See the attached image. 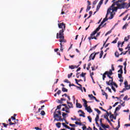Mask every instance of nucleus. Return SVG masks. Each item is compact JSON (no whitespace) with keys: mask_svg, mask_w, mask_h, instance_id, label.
<instances>
[{"mask_svg":"<svg viewBox=\"0 0 130 130\" xmlns=\"http://www.w3.org/2000/svg\"><path fill=\"white\" fill-rule=\"evenodd\" d=\"M114 6H115V4H113L112 6L108 9L106 17L103 19L96 29L91 34L90 37H89L88 39L89 40H91V39H95V40H97V38H96L95 37L93 38V36H94V35H95V34H96L98 31H99L100 29H101V26H102V25H103V24H104L106 21H107L108 19L111 20L112 19H113V17H114V14H115L114 12H116L117 11V8L114 7Z\"/></svg>","mask_w":130,"mask_h":130,"instance_id":"nucleus-1","label":"nucleus"},{"mask_svg":"<svg viewBox=\"0 0 130 130\" xmlns=\"http://www.w3.org/2000/svg\"><path fill=\"white\" fill-rule=\"evenodd\" d=\"M66 30V29L64 28H62L59 31V34L57 33L56 34V38L57 39H58V38L60 39L59 40V42H66L67 41L64 39V36H63V32Z\"/></svg>","mask_w":130,"mask_h":130,"instance_id":"nucleus-2","label":"nucleus"},{"mask_svg":"<svg viewBox=\"0 0 130 130\" xmlns=\"http://www.w3.org/2000/svg\"><path fill=\"white\" fill-rule=\"evenodd\" d=\"M58 115H61V112H60V111L56 109L55 112H54V118H56V116H58Z\"/></svg>","mask_w":130,"mask_h":130,"instance_id":"nucleus-3","label":"nucleus"},{"mask_svg":"<svg viewBox=\"0 0 130 130\" xmlns=\"http://www.w3.org/2000/svg\"><path fill=\"white\" fill-rule=\"evenodd\" d=\"M58 26L60 29H63V28H64V29H66V24H64L63 22L58 23Z\"/></svg>","mask_w":130,"mask_h":130,"instance_id":"nucleus-4","label":"nucleus"},{"mask_svg":"<svg viewBox=\"0 0 130 130\" xmlns=\"http://www.w3.org/2000/svg\"><path fill=\"white\" fill-rule=\"evenodd\" d=\"M106 84L108 85V86H112V83H114L113 82V78L109 80V81H106Z\"/></svg>","mask_w":130,"mask_h":130,"instance_id":"nucleus-5","label":"nucleus"},{"mask_svg":"<svg viewBox=\"0 0 130 130\" xmlns=\"http://www.w3.org/2000/svg\"><path fill=\"white\" fill-rule=\"evenodd\" d=\"M129 7H130L129 4H127V3H123V9H128Z\"/></svg>","mask_w":130,"mask_h":130,"instance_id":"nucleus-6","label":"nucleus"},{"mask_svg":"<svg viewBox=\"0 0 130 130\" xmlns=\"http://www.w3.org/2000/svg\"><path fill=\"white\" fill-rule=\"evenodd\" d=\"M80 67V65L76 66V65H71L69 66V69H71V70H74V69H78Z\"/></svg>","mask_w":130,"mask_h":130,"instance_id":"nucleus-7","label":"nucleus"},{"mask_svg":"<svg viewBox=\"0 0 130 130\" xmlns=\"http://www.w3.org/2000/svg\"><path fill=\"white\" fill-rule=\"evenodd\" d=\"M85 110H87L88 112H89V113H91V112H93V110L91 109V107L88 106L86 108H85Z\"/></svg>","mask_w":130,"mask_h":130,"instance_id":"nucleus-8","label":"nucleus"},{"mask_svg":"<svg viewBox=\"0 0 130 130\" xmlns=\"http://www.w3.org/2000/svg\"><path fill=\"white\" fill-rule=\"evenodd\" d=\"M67 104H68V106L69 108H74V106L72 103L69 102V101H67Z\"/></svg>","mask_w":130,"mask_h":130,"instance_id":"nucleus-9","label":"nucleus"},{"mask_svg":"<svg viewBox=\"0 0 130 130\" xmlns=\"http://www.w3.org/2000/svg\"><path fill=\"white\" fill-rule=\"evenodd\" d=\"M57 117L59 119H56L57 121H63V119L61 118V115H58V116H56V118Z\"/></svg>","mask_w":130,"mask_h":130,"instance_id":"nucleus-10","label":"nucleus"},{"mask_svg":"<svg viewBox=\"0 0 130 130\" xmlns=\"http://www.w3.org/2000/svg\"><path fill=\"white\" fill-rule=\"evenodd\" d=\"M117 6L118 7V9H123V3L119 4H117Z\"/></svg>","mask_w":130,"mask_h":130,"instance_id":"nucleus-11","label":"nucleus"},{"mask_svg":"<svg viewBox=\"0 0 130 130\" xmlns=\"http://www.w3.org/2000/svg\"><path fill=\"white\" fill-rule=\"evenodd\" d=\"M102 95H103L104 96L105 95V96H106V99H107V98L108 97V95H107V93L105 92V91H104L103 89H102Z\"/></svg>","mask_w":130,"mask_h":130,"instance_id":"nucleus-12","label":"nucleus"},{"mask_svg":"<svg viewBox=\"0 0 130 130\" xmlns=\"http://www.w3.org/2000/svg\"><path fill=\"white\" fill-rule=\"evenodd\" d=\"M106 73H107V75H111L112 76V75H113L112 70H111V69H110L109 71H106Z\"/></svg>","mask_w":130,"mask_h":130,"instance_id":"nucleus-13","label":"nucleus"},{"mask_svg":"<svg viewBox=\"0 0 130 130\" xmlns=\"http://www.w3.org/2000/svg\"><path fill=\"white\" fill-rule=\"evenodd\" d=\"M121 108V106L119 105L118 106V107H117L115 109V111L114 112V113L115 114V113H116V111H118V110H119V109H120Z\"/></svg>","mask_w":130,"mask_h":130,"instance_id":"nucleus-14","label":"nucleus"},{"mask_svg":"<svg viewBox=\"0 0 130 130\" xmlns=\"http://www.w3.org/2000/svg\"><path fill=\"white\" fill-rule=\"evenodd\" d=\"M8 121L9 122V125H14L16 124V122H15L14 123L12 122V119H9Z\"/></svg>","mask_w":130,"mask_h":130,"instance_id":"nucleus-15","label":"nucleus"},{"mask_svg":"<svg viewBox=\"0 0 130 130\" xmlns=\"http://www.w3.org/2000/svg\"><path fill=\"white\" fill-rule=\"evenodd\" d=\"M71 108H70V107H68V106L65 108V109H66V110H65V111H66V112H67V113H70V109Z\"/></svg>","mask_w":130,"mask_h":130,"instance_id":"nucleus-16","label":"nucleus"},{"mask_svg":"<svg viewBox=\"0 0 130 130\" xmlns=\"http://www.w3.org/2000/svg\"><path fill=\"white\" fill-rule=\"evenodd\" d=\"M101 75H103V81H105V78H106V75L107 76V73H106V72H105L103 74H101Z\"/></svg>","mask_w":130,"mask_h":130,"instance_id":"nucleus-17","label":"nucleus"},{"mask_svg":"<svg viewBox=\"0 0 130 130\" xmlns=\"http://www.w3.org/2000/svg\"><path fill=\"white\" fill-rule=\"evenodd\" d=\"M76 107L77 108H82V107H83V106H82V105L79 103H76Z\"/></svg>","mask_w":130,"mask_h":130,"instance_id":"nucleus-18","label":"nucleus"},{"mask_svg":"<svg viewBox=\"0 0 130 130\" xmlns=\"http://www.w3.org/2000/svg\"><path fill=\"white\" fill-rule=\"evenodd\" d=\"M125 88H128V83L127 81H125L124 83Z\"/></svg>","mask_w":130,"mask_h":130,"instance_id":"nucleus-19","label":"nucleus"},{"mask_svg":"<svg viewBox=\"0 0 130 130\" xmlns=\"http://www.w3.org/2000/svg\"><path fill=\"white\" fill-rule=\"evenodd\" d=\"M93 56H94V53H91L89 56V59L88 60V61H90V60L92 59V57H93Z\"/></svg>","mask_w":130,"mask_h":130,"instance_id":"nucleus-20","label":"nucleus"},{"mask_svg":"<svg viewBox=\"0 0 130 130\" xmlns=\"http://www.w3.org/2000/svg\"><path fill=\"white\" fill-rule=\"evenodd\" d=\"M56 125L57 127H58V128H59V127H60V126L61 125V123L58 122V123H56Z\"/></svg>","mask_w":130,"mask_h":130,"instance_id":"nucleus-21","label":"nucleus"},{"mask_svg":"<svg viewBox=\"0 0 130 130\" xmlns=\"http://www.w3.org/2000/svg\"><path fill=\"white\" fill-rule=\"evenodd\" d=\"M107 115H104V117L105 118V119L109 116V113H108V111H106Z\"/></svg>","mask_w":130,"mask_h":130,"instance_id":"nucleus-22","label":"nucleus"},{"mask_svg":"<svg viewBox=\"0 0 130 130\" xmlns=\"http://www.w3.org/2000/svg\"><path fill=\"white\" fill-rule=\"evenodd\" d=\"M115 55L116 57H119V53H118V51H116L115 53Z\"/></svg>","mask_w":130,"mask_h":130,"instance_id":"nucleus-23","label":"nucleus"},{"mask_svg":"<svg viewBox=\"0 0 130 130\" xmlns=\"http://www.w3.org/2000/svg\"><path fill=\"white\" fill-rule=\"evenodd\" d=\"M96 54H99V52H98L95 53V54H94L93 57H92V60H93V59H95V57H96Z\"/></svg>","mask_w":130,"mask_h":130,"instance_id":"nucleus-24","label":"nucleus"},{"mask_svg":"<svg viewBox=\"0 0 130 130\" xmlns=\"http://www.w3.org/2000/svg\"><path fill=\"white\" fill-rule=\"evenodd\" d=\"M110 118H113L114 119H116V116H114V115L111 114L110 116Z\"/></svg>","mask_w":130,"mask_h":130,"instance_id":"nucleus-25","label":"nucleus"},{"mask_svg":"<svg viewBox=\"0 0 130 130\" xmlns=\"http://www.w3.org/2000/svg\"><path fill=\"white\" fill-rule=\"evenodd\" d=\"M99 120V114H97L96 117L95 118V122H97V121H98Z\"/></svg>","mask_w":130,"mask_h":130,"instance_id":"nucleus-26","label":"nucleus"},{"mask_svg":"<svg viewBox=\"0 0 130 130\" xmlns=\"http://www.w3.org/2000/svg\"><path fill=\"white\" fill-rule=\"evenodd\" d=\"M94 110H95V111H96V112H98L99 115V114H100V113H101V111H100V110H99V109H98L95 108V109H94Z\"/></svg>","mask_w":130,"mask_h":130,"instance_id":"nucleus-27","label":"nucleus"},{"mask_svg":"<svg viewBox=\"0 0 130 130\" xmlns=\"http://www.w3.org/2000/svg\"><path fill=\"white\" fill-rule=\"evenodd\" d=\"M117 40H118V38H116L113 42H112V43L115 44L117 42Z\"/></svg>","mask_w":130,"mask_h":130,"instance_id":"nucleus-28","label":"nucleus"},{"mask_svg":"<svg viewBox=\"0 0 130 130\" xmlns=\"http://www.w3.org/2000/svg\"><path fill=\"white\" fill-rule=\"evenodd\" d=\"M101 33V32H98L97 34H96V37L94 36V35H93L92 37V38H94V37H95L96 38H97V37H98V36H100V34Z\"/></svg>","mask_w":130,"mask_h":130,"instance_id":"nucleus-29","label":"nucleus"},{"mask_svg":"<svg viewBox=\"0 0 130 130\" xmlns=\"http://www.w3.org/2000/svg\"><path fill=\"white\" fill-rule=\"evenodd\" d=\"M85 76H86V73H82L81 74H80V77H82V78H85Z\"/></svg>","mask_w":130,"mask_h":130,"instance_id":"nucleus-30","label":"nucleus"},{"mask_svg":"<svg viewBox=\"0 0 130 130\" xmlns=\"http://www.w3.org/2000/svg\"><path fill=\"white\" fill-rule=\"evenodd\" d=\"M118 73H120V74L122 75V74H123L122 68H120V70L118 71Z\"/></svg>","mask_w":130,"mask_h":130,"instance_id":"nucleus-31","label":"nucleus"},{"mask_svg":"<svg viewBox=\"0 0 130 130\" xmlns=\"http://www.w3.org/2000/svg\"><path fill=\"white\" fill-rule=\"evenodd\" d=\"M62 92H68V89L66 88V87L62 88Z\"/></svg>","mask_w":130,"mask_h":130,"instance_id":"nucleus-32","label":"nucleus"},{"mask_svg":"<svg viewBox=\"0 0 130 130\" xmlns=\"http://www.w3.org/2000/svg\"><path fill=\"white\" fill-rule=\"evenodd\" d=\"M96 47H97V45H96L94 46L91 48L89 50V51H91V50H93V49H95V48H96Z\"/></svg>","mask_w":130,"mask_h":130,"instance_id":"nucleus-33","label":"nucleus"},{"mask_svg":"<svg viewBox=\"0 0 130 130\" xmlns=\"http://www.w3.org/2000/svg\"><path fill=\"white\" fill-rule=\"evenodd\" d=\"M102 56H103V51L102 50L100 54V58H102Z\"/></svg>","mask_w":130,"mask_h":130,"instance_id":"nucleus-34","label":"nucleus"},{"mask_svg":"<svg viewBox=\"0 0 130 130\" xmlns=\"http://www.w3.org/2000/svg\"><path fill=\"white\" fill-rule=\"evenodd\" d=\"M91 9V6H88L87 7V9L86 10V11L87 12H89V11H90Z\"/></svg>","mask_w":130,"mask_h":130,"instance_id":"nucleus-35","label":"nucleus"},{"mask_svg":"<svg viewBox=\"0 0 130 130\" xmlns=\"http://www.w3.org/2000/svg\"><path fill=\"white\" fill-rule=\"evenodd\" d=\"M91 63H89L88 64V67H87V68H86V69L87 70V71H89V70H90V67H91Z\"/></svg>","mask_w":130,"mask_h":130,"instance_id":"nucleus-36","label":"nucleus"},{"mask_svg":"<svg viewBox=\"0 0 130 130\" xmlns=\"http://www.w3.org/2000/svg\"><path fill=\"white\" fill-rule=\"evenodd\" d=\"M60 50L61 51H63V48H62V44H61V42H60Z\"/></svg>","mask_w":130,"mask_h":130,"instance_id":"nucleus-37","label":"nucleus"},{"mask_svg":"<svg viewBox=\"0 0 130 130\" xmlns=\"http://www.w3.org/2000/svg\"><path fill=\"white\" fill-rule=\"evenodd\" d=\"M75 81H76V84H77V85H78V86H81V84L79 83V81H78V79H75Z\"/></svg>","mask_w":130,"mask_h":130,"instance_id":"nucleus-38","label":"nucleus"},{"mask_svg":"<svg viewBox=\"0 0 130 130\" xmlns=\"http://www.w3.org/2000/svg\"><path fill=\"white\" fill-rule=\"evenodd\" d=\"M119 127H120V124L119 121L118 122V126L114 128V129H118Z\"/></svg>","mask_w":130,"mask_h":130,"instance_id":"nucleus-39","label":"nucleus"},{"mask_svg":"<svg viewBox=\"0 0 130 130\" xmlns=\"http://www.w3.org/2000/svg\"><path fill=\"white\" fill-rule=\"evenodd\" d=\"M88 119L89 120L90 122H92V118H91V116H88L87 117Z\"/></svg>","mask_w":130,"mask_h":130,"instance_id":"nucleus-40","label":"nucleus"},{"mask_svg":"<svg viewBox=\"0 0 130 130\" xmlns=\"http://www.w3.org/2000/svg\"><path fill=\"white\" fill-rule=\"evenodd\" d=\"M129 38L125 37L124 39V41H128Z\"/></svg>","mask_w":130,"mask_h":130,"instance_id":"nucleus-41","label":"nucleus"},{"mask_svg":"<svg viewBox=\"0 0 130 130\" xmlns=\"http://www.w3.org/2000/svg\"><path fill=\"white\" fill-rule=\"evenodd\" d=\"M64 83H68V84H71V82H70V81H69V80L68 79H65L64 80Z\"/></svg>","mask_w":130,"mask_h":130,"instance_id":"nucleus-42","label":"nucleus"},{"mask_svg":"<svg viewBox=\"0 0 130 130\" xmlns=\"http://www.w3.org/2000/svg\"><path fill=\"white\" fill-rule=\"evenodd\" d=\"M107 77H108V78H109V79H111V80L112 79H113V77H111V75H109V74H107Z\"/></svg>","mask_w":130,"mask_h":130,"instance_id":"nucleus-43","label":"nucleus"},{"mask_svg":"<svg viewBox=\"0 0 130 130\" xmlns=\"http://www.w3.org/2000/svg\"><path fill=\"white\" fill-rule=\"evenodd\" d=\"M107 77H108V78H109V79H111V80L112 79H113V77H111V75H109V74H107Z\"/></svg>","mask_w":130,"mask_h":130,"instance_id":"nucleus-44","label":"nucleus"},{"mask_svg":"<svg viewBox=\"0 0 130 130\" xmlns=\"http://www.w3.org/2000/svg\"><path fill=\"white\" fill-rule=\"evenodd\" d=\"M100 7H101V6L99 5L97 6L96 10V12H98V11H99V9H100Z\"/></svg>","mask_w":130,"mask_h":130,"instance_id":"nucleus-45","label":"nucleus"},{"mask_svg":"<svg viewBox=\"0 0 130 130\" xmlns=\"http://www.w3.org/2000/svg\"><path fill=\"white\" fill-rule=\"evenodd\" d=\"M118 77L119 79H122V74H118Z\"/></svg>","mask_w":130,"mask_h":130,"instance_id":"nucleus-46","label":"nucleus"},{"mask_svg":"<svg viewBox=\"0 0 130 130\" xmlns=\"http://www.w3.org/2000/svg\"><path fill=\"white\" fill-rule=\"evenodd\" d=\"M112 86H114L115 87H116V88H117L118 87V85H117V84H116L115 82L112 83Z\"/></svg>","mask_w":130,"mask_h":130,"instance_id":"nucleus-47","label":"nucleus"},{"mask_svg":"<svg viewBox=\"0 0 130 130\" xmlns=\"http://www.w3.org/2000/svg\"><path fill=\"white\" fill-rule=\"evenodd\" d=\"M82 125L83 126L82 127L83 130H86V129H87V127L86 126V125H85V124H83Z\"/></svg>","mask_w":130,"mask_h":130,"instance_id":"nucleus-48","label":"nucleus"},{"mask_svg":"<svg viewBox=\"0 0 130 130\" xmlns=\"http://www.w3.org/2000/svg\"><path fill=\"white\" fill-rule=\"evenodd\" d=\"M127 17H128V14H127V15H126V16L123 18V21H125V20H126V19H127Z\"/></svg>","mask_w":130,"mask_h":130,"instance_id":"nucleus-49","label":"nucleus"},{"mask_svg":"<svg viewBox=\"0 0 130 130\" xmlns=\"http://www.w3.org/2000/svg\"><path fill=\"white\" fill-rule=\"evenodd\" d=\"M106 90H108V91L110 92V93H112V91H111V89L109 88V87H106Z\"/></svg>","mask_w":130,"mask_h":130,"instance_id":"nucleus-50","label":"nucleus"},{"mask_svg":"<svg viewBox=\"0 0 130 130\" xmlns=\"http://www.w3.org/2000/svg\"><path fill=\"white\" fill-rule=\"evenodd\" d=\"M41 114L42 116L45 115V112L44 111H42L41 112Z\"/></svg>","mask_w":130,"mask_h":130,"instance_id":"nucleus-51","label":"nucleus"},{"mask_svg":"<svg viewBox=\"0 0 130 130\" xmlns=\"http://www.w3.org/2000/svg\"><path fill=\"white\" fill-rule=\"evenodd\" d=\"M88 97H89V98H90L91 99H93L94 96L93 95V94H88Z\"/></svg>","mask_w":130,"mask_h":130,"instance_id":"nucleus-52","label":"nucleus"},{"mask_svg":"<svg viewBox=\"0 0 130 130\" xmlns=\"http://www.w3.org/2000/svg\"><path fill=\"white\" fill-rule=\"evenodd\" d=\"M112 31L111 30H109V31H108L106 34H105V36H107L109 34H110V33H111Z\"/></svg>","mask_w":130,"mask_h":130,"instance_id":"nucleus-53","label":"nucleus"},{"mask_svg":"<svg viewBox=\"0 0 130 130\" xmlns=\"http://www.w3.org/2000/svg\"><path fill=\"white\" fill-rule=\"evenodd\" d=\"M62 115L63 117H64L63 118H66V115H68V114L63 112Z\"/></svg>","mask_w":130,"mask_h":130,"instance_id":"nucleus-54","label":"nucleus"},{"mask_svg":"<svg viewBox=\"0 0 130 130\" xmlns=\"http://www.w3.org/2000/svg\"><path fill=\"white\" fill-rule=\"evenodd\" d=\"M61 108V105H59V106H57V110H58V109H60Z\"/></svg>","mask_w":130,"mask_h":130,"instance_id":"nucleus-55","label":"nucleus"},{"mask_svg":"<svg viewBox=\"0 0 130 130\" xmlns=\"http://www.w3.org/2000/svg\"><path fill=\"white\" fill-rule=\"evenodd\" d=\"M102 4H103V0H101L98 5L100 6H101V5H102Z\"/></svg>","mask_w":130,"mask_h":130,"instance_id":"nucleus-56","label":"nucleus"},{"mask_svg":"<svg viewBox=\"0 0 130 130\" xmlns=\"http://www.w3.org/2000/svg\"><path fill=\"white\" fill-rule=\"evenodd\" d=\"M112 89L113 91H114V92H116V89H115V88H114V87L112 85Z\"/></svg>","mask_w":130,"mask_h":130,"instance_id":"nucleus-57","label":"nucleus"},{"mask_svg":"<svg viewBox=\"0 0 130 130\" xmlns=\"http://www.w3.org/2000/svg\"><path fill=\"white\" fill-rule=\"evenodd\" d=\"M101 126H102V127H103V128H104V129H105L106 128V125H105V124H102Z\"/></svg>","mask_w":130,"mask_h":130,"instance_id":"nucleus-58","label":"nucleus"},{"mask_svg":"<svg viewBox=\"0 0 130 130\" xmlns=\"http://www.w3.org/2000/svg\"><path fill=\"white\" fill-rule=\"evenodd\" d=\"M2 124L4 125V127H7L9 124H6L5 123H2Z\"/></svg>","mask_w":130,"mask_h":130,"instance_id":"nucleus-59","label":"nucleus"},{"mask_svg":"<svg viewBox=\"0 0 130 130\" xmlns=\"http://www.w3.org/2000/svg\"><path fill=\"white\" fill-rule=\"evenodd\" d=\"M77 88H79V89H80V90H81L82 91V92H83V89L82 88V85L81 86H80V87L79 86H76Z\"/></svg>","mask_w":130,"mask_h":130,"instance_id":"nucleus-60","label":"nucleus"},{"mask_svg":"<svg viewBox=\"0 0 130 130\" xmlns=\"http://www.w3.org/2000/svg\"><path fill=\"white\" fill-rule=\"evenodd\" d=\"M82 101L84 102V104L88 103V102H87V101H86V100L84 99H82Z\"/></svg>","mask_w":130,"mask_h":130,"instance_id":"nucleus-61","label":"nucleus"},{"mask_svg":"<svg viewBox=\"0 0 130 130\" xmlns=\"http://www.w3.org/2000/svg\"><path fill=\"white\" fill-rule=\"evenodd\" d=\"M126 90H129L128 87H125L123 88L122 90L124 92V91H126Z\"/></svg>","mask_w":130,"mask_h":130,"instance_id":"nucleus-62","label":"nucleus"},{"mask_svg":"<svg viewBox=\"0 0 130 130\" xmlns=\"http://www.w3.org/2000/svg\"><path fill=\"white\" fill-rule=\"evenodd\" d=\"M35 129H36V130H41L42 129L41 128H39L38 127H35Z\"/></svg>","mask_w":130,"mask_h":130,"instance_id":"nucleus-63","label":"nucleus"},{"mask_svg":"<svg viewBox=\"0 0 130 130\" xmlns=\"http://www.w3.org/2000/svg\"><path fill=\"white\" fill-rule=\"evenodd\" d=\"M73 76V73H71L70 74H68V78H70Z\"/></svg>","mask_w":130,"mask_h":130,"instance_id":"nucleus-64","label":"nucleus"}]
</instances>
